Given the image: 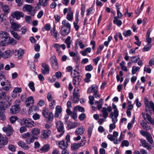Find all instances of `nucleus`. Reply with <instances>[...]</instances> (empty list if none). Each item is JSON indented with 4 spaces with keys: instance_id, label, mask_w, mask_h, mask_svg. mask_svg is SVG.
I'll return each instance as SVG.
<instances>
[{
    "instance_id": "nucleus-21",
    "label": "nucleus",
    "mask_w": 154,
    "mask_h": 154,
    "mask_svg": "<svg viewBox=\"0 0 154 154\" xmlns=\"http://www.w3.org/2000/svg\"><path fill=\"white\" fill-rule=\"evenodd\" d=\"M83 145H84V143H73L71 145V148L73 150H75L76 149H78L80 146Z\"/></svg>"
},
{
    "instance_id": "nucleus-24",
    "label": "nucleus",
    "mask_w": 154,
    "mask_h": 154,
    "mask_svg": "<svg viewBox=\"0 0 154 154\" xmlns=\"http://www.w3.org/2000/svg\"><path fill=\"white\" fill-rule=\"evenodd\" d=\"M40 133V129L37 128H32L31 130V134L33 137L35 136H37Z\"/></svg>"
},
{
    "instance_id": "nucleus-28",
    "label": "nucleus",
    "mask_w": 154,
    "mask_h": 154,
    "mask_svg": "<svg viewBox=\"0 0 154 154\" xmlns=\"http://www.w3.org/2000/svg\"><path fill=\"white\" fill-rule=\"evenodd\" d=\"M85 131V129L82 127L78 128L76 130L75 133L77 134H82Z\"/></svg>"
},
{
    "instance_id": "nucleus-29",
    "label": "nucleus",
    "mask_w": 154,
    "mask_h": 154,
    "mask_svg": "<svg viewBox=\"0 0 154 154\" xmlns=\"http://www.w3.org/2000/svg\"><path fill=\"white\" fill-rule=\"evenodd\" d=\"M62 24L63 25L62 27L71 29L70 24L66 20H63L62 22Z\"/></svg>"
},
{
    "instance_id": "nucleus-62",
    "label": "nucleus",
    "mask_w": 154,
    "mask_h": 154,
    "mask_svg": "<svg viewBox=\"0 0 154 154\" xmlns=\"http://www.w3.org/2000/svg\"><path fill=\"white\" fill-rule=\"evenodd\" d=\"M22 91L21 89L19 87L15 88L13 91V93H20Z\"/></svg>"
},
{
    "instance_id": "nucleus-27",
    "label": "nucleus",
    "mask_w": 154,
    "mask_h": 154,
    "mask_svg": "<svg viewBox=\"0 0 154 154\" xmlns=\"http://www.w3.org/2000/svg\"><path fill=\"white\" fill-rule=\"evenodd\" d=\"M71 39V37L70 36H68L64 41V43L66 44L67 48H70V45L72 43Z\"/></svg>"
},
{
    "instance_id": "nucleus-43",
    "label": "nucleus",
    "mask_w": 154,
    "mask_h": 154,
    "mask_svg": "<svg viewBox=\"0 0 154 154\" xmlns=\"http://www.w3.org/2000/svg\"><path fill=\"white\" fill-rule=\"evenodd\" d=\"M146 138L149 142L150 144H152L153 142V139L149 133L146 137Z\"/></svg>"
},
{
    "instance_id": "nucleus-42",
    "label": "nucleus",
    "mask_w": 154,
    "mask_h": 154,
    "mask_svg": "<svg viewBox=\"0 0 154 154\" xmlns=\"http://www.w3.org/2000/svg\"><path fill=\"white\" fill-rule=\"evenodd\" d=\"M86 78L85 79V81L86 82H90V79L91 77V75L89 73H87L85 75Z\"/></svg>"
},
{
    "instance_id": "nucleus-33",
    "label": "nucleus",
    "mask_w": 154,
    "mask_h": 154,
    "mask_svg": "<svg viewBox=\"0 0 154 154\" xmlns=\"http://www.w3.org/2000/svg\"><path fill=\"white\" fill-rule=\"evenodd\" d=\"M46 118L47 121L48 122H52L53 119V115L52 112H49V114L48 116L45 117Z\"/></svg>"
},
{
    "instance_id": "nucleus-5",
    "label": "nucleus",
    "mask_w": 154,
    "mask_h": 154,
    "mask_svg": "<svg viewBox=\"0 0 154 154\" xmlns=\"http://www.w3.org/2000/svg\"><path fill=\"white\" fill-rule=\"evenodd\" d=\"M110 115L113 123L116 124L118 122L117 117L119 115L118 110L116 109H115L113 112L110 114Z\"/></svg>"
},
{
    "instance_id": "nucleus-48",
    "label": "nucleus",
    "mask_w": 154,
    "mask_h": 154,
    "mask_svg": "<svg viewBox=\"0 0 154 154\" xmlns=\"http://www.w3.org/2000/svg\"><path fill=\"white\" fill-rule=\"evenodd\" d=\"M93 126L92 125L90 126L88 130V135L90 138L91 136Z\"/></svg>"
},
{
    "instance_id": "nucleus-25",
    "label": "nucleus",
    "mask_w": 154,
    "mask_h": 154,
    "mask_svg": "<svg viewBox=\"0 0 154 154\" xmlns=\"http://www.w3.org/2000/svg\"><path fill=\"white\" fill-rule=\"evenodd\" d=\"M18 145L24 149H28L29 147L24 142L20 141L18 143Z\"/></svg>"
},
{
    "instance_id": "nucleus-61",
    "label": "nucleus",
    "mask_w": 154,
    "mask_h": 154,
    "mask_svg": "<svg viewBox=\"0 0 154 154\" xmlns=\"http://www.w3.org/2000/svg\"><path fill=\"white\" fill-rule=\"evenodd\" d=\"M144 99H146V101L144 102L145 109H150V107L148 102V99L146 97H145Z\"/></svg>"
},
{
    "instance_id": "nucleus-49",
    "label": "nucleus",
    "mask_w": 154,
    "mask_h": 154,
    "mask_svg": "<svg viewBox=\"0 0 154 154\" xmlns=\"http://www.w3.org/2000/svg\"><path fill=\"white\" fill-rule=\"evenodd\" d=\"M74 109L78 110L79 111L82 112H84L85 111V109L84 108L79 106H78L75 107L74 108Z\"/></svg>"
},
{
    "instance_id": "nucleus-44",
    "label": "nucleus",
    "mask_w": 154,
    "mask_h": 154,
    "mask_svg": "<svg viewBox=\"0 0 154 154\" xmlns=\"http://www.w3.org/2000/svg\"><path fill=\"white\" fill-rule=\"evenodd\" d=\"M0 109V120L4 121L5 119L6 118L5 115L4 111Z\"/></svg>"
},
{
    "instance_id": "nucleus-53",
    "label": "nucleus",
    "mask_w": 154,
    "mask_h": 154,
    "mask_svg": "<svg viewBox=\"0 0 154 154\" xmlns=\"http://www.w3.org/2000/svg\"><path fill=\"white\" fill-rule=\"evenodd\" d=\"M48 109L47 108H45L42 110V113L44 117H45L48 116V115L49 114Z\"/></svg>"
},
{
    "instance_id": "nucleus-55",
    "label": "nucleus",
    "mask_w": 154,
    "mask_h": 154,
    "mask_svg": "<svg viewBox=\"0 0 154 154\" xmlns=\"http://www.w3.org/2000/svg\"><path fill=\"white\" fill-rule=\"evenodd\" d=\"M89 101L88 103L91 105L94 104V97L93 96H89L88 97Z\"/></svg>"
},
{
    "instance_id": "nucleus-31",
    "label": "nucleus",
    "mask_w": 154,
    "mask_h": 154,
    "mask_svg": "<svg viewBox=\"0 0 154 154\" xmlns=\"http://www.w3.org/2000/svg\"><path fill=\"white\" fill-rule=\"evenodd\" d=\"M114 19V20L113 21V23L116 24L118 26H120L122 24V21L120 20H118V17H115Z\"/></svg>"
},
{
    "instance_id": "nucleus-36",
    "label": "nucleus",
    "mask_w": 154,
    "mask_h": 154,
    "mask_svg": "<svg viewBox=\"0 0 154 154\" xmlns=\"http://www.w3.org/2000/svg\"><path fill=\"white\" fill-rule=\"evenodd\" d=\"M10 32L13 37L17 40H19L21 38V36L19 35L17 33L14 32V31L11 30Z\"/></svg>"
},
{
    "instance_id": "nucleus-54",
    "label": "nucleus",
    "mask_w": 154,
    "mask_h": 154,
    "mask_svg": "<svg viewBox=\"0 0 154 154\" xmlns=\"http://www.w3.org/2000/svg\"><path fill=\"white\" fill-rule=\"evenodd\" d=\"M116 125L114 123L110 124L109 125V132L110 133L112 132V130L116 128Z\"/></svg>"
},
{
    "instance_id": "nucleus-2",
    "label": "nucleus",
    "mask_w": 154,
    "mask_h": 154,
    "mask_svg": "<svg viewBox=\"0 0 154 154\" xmlns=\"http://www.w3.org/2000/svg\"><path fill=\"white\" fill-rule=\"evenodd\" d=\"M18 122L20 123L21 126L25 124L26 126L27 127L32 128L35 126L36 124L34 122L29 119H25L18 120Z\"/></svg>"
},
{
    "instance_id": "nucleus-13",
    "label": "nucleus",
    "mask_w": 154,
    "mask_h": 154,
    "mask_svg": "<svg viewBox=\"0 0 154 154\" xmlns=\"http://www.w3.org/2000/svg\"><path fill=\"white\" fill-rule=\"evenodd\" d=\"M42 66L43 68V69H42L41 70L42 72V74L44 75L48 74L49 72V69L48 65L45 63H42Z\"/></svg>"
},
{
    "instance_id": "nucleus-52",
    "label": "nucleus",
    "mask_w": 154,
    "mask_h": 154,
    "mask_svg": "<svg viewBox=\"0 0 154 154\" xmlns=\"http://www.w3.org/2000/svg\"><path fill=\"white\" fill-rule=\"evenodd\" d=\"M85 70L87 71H91L93 69V66L91 64L86 66L85 67Z\"/></svg>"
},
{
    "instance_id": "nucleus-10",
    "label": "nucleus",
    "mask_w": 154,
    "mask_h": 154,
    "mask_svg": "<svg viewBox=\"0 0 154 154\" xmlns=\"http://www.w3.org/2000/svg\"><path fill=\"white\" fill-rule=\"evenodd\" d=\"M2 130L6 133L8 136H10L13 134V129L11 126L8 125L7 127H5L2 128Z\"/></svg>"
},
{
    "instance_id": "nucleus-37",
    "label": "nucleus",
    "mask_w": 154,
    "mask_h": 154,
    "mask_svg": "<svg viewBox=\"0 0 154 154\" xmlns=\"http://www.w3.org/2000/svg\"><path fill=\"white\" fill-rule=\"evenodd\" d=\"M48 0H39V3L41 5L46 7L48 5Z\"/></svg>"
},
{
    "instance_id": "nucleus-12",
    "label": "nucleus",
    "mask_w": 154,
    "mask_h": 154,
    "mask_svg": "<svg viewBox=\"0 0 154 154\" xmlns=\"http://www.w3.org/2000/svg\"><path fill=\"white\" fill-rule=\"evenodd\" d=\"M71 76L73 77L72 82L73 84L75 85V87H76L75 85L77 83L78 85L79 84V83L81 80V77L80 75H77V76H74L72 72H71Z\"/></svg>"
},
{
    "instance_id": "nucleus-7",
    "label": "nucleus",
    "mask_w": 154,
    "mask_h": 154,
    "mask_svg": "<svg viewBox=\"0 0 154 154\" xmlns=\"http://www.w3.org/2000/svg\"><path fill=\"white\" fill-rule=\"evenodd\" d=\"M11 16L13 18H15L17 20H18L20 19L21 17H23L24 14L22 12L16 11L13 12Z\"/></svg>"
},
{
    "instance_id": "nucleus-11",
    "label": "nucleus",
    "mask_w": 154,
    "mask_h": 154,
    "mask_svg": "<svg viewBox=\"0 0 154 154\" xmlns=\"http://www.w3.org/2000/svg\"><path fill=\"white\" fill-rule=\"evenodd\" d=\"M50 33L51 36L54 38L58 40L60 38V35L57 31L56 29L55 26H54L51 30Z\"/></svg>"
},
{
    "instance_id": "nucleus-22",
    "label": "nucleus",
    "mask_w": 154,
    "mask_h": 154,
    "mask_svg": "<svg viewBox=\"0 0 154 154\" xmlns=\"http://www.w3.org/2000/svg\"><path fill=\"white\" fill-rule=\"evenodd\" d=\"M66 112L67 114L70 115L71 117L74 119H75L77 117V114L76 112H72L69 109H67L66 110Z\"/></svg>"
},
{
    "instance_id": "nucleus-23",
    "label": "nucleus",
    "mask_w": 154,
    "mask_h": 154,
    "mask_svg": "<svg viewBox=\"0 0 154 154\" xmlns=\"http://www.w3.org/2000/svg\"><path fill=\"white\" fill-rule=\"evenodd\" d=\"M8 142V138L2 136L0 139V144L2 146L6 145Z\"/></svg>"
},
{
    "instance_id": "nucleus-47",
    "label": "nucleus",
    "mask_w": 154,
    "mask_h": 154,
    "mask_svg": "<svg viewBox=\"0 0 154 154\" xmlns=\"http://www.w3.org/2000/svg\"><path fill=\"white\" fill-rule=\"evenodd\" d=\"M28 86L29 88L32 90V91H35V88L34 87V84L33 82H30L29 83Z\"/></svg>"
},
{
    "instance_id": "nucleus-26",
    "label": "nucleus",
    "mask_w": 154,
    "mask_h": 154,
    "mask_svg": "<svg viewBox=\"0 0 154 154\" xmlns=\"http://www.w3.org/2000/svg\"><path fill=\"white\" fill-rule=\"evenodd\" d=\"M97 87L96 85H93L87 91L88 93H91L92 92H94V93L97 91Z\"/></svg>"
},
{
    "instance_id": "nucleus-32",
    "label": "nucleus",
    "mask_w": 154,
    "mask_h": 154,
    "mask_svg": "<svg viewBox=\"0 0 154 154\" xmlns=\"http://www.w3.org/2000/svg\"><path fill=\"white\" fill-rule=\"evenodd\" d=\"M125 62L123 61L119 63V65L121 67V69L122 70L125 72H127L128 69L127 67L125 66Z\"/></svg>"
},
{
    "instance_id": "nucleus-14",
    "label": "nucleus",
    "mask_w": 154,
    "mask_h": 154,
    "mask_svg": "<svg viewBox=\"0 0 154 154\" xmlns=\"http://www.w3.org/2000/svg\"><path fill=\"white\" fill-rule=\"evenodd\" d=\"M52 60H51V65L52 68L55 70H57L58 68V63L57 61V59L55 56L52 57Z\"/></svg>"
},
{
    "instance_id": "nucleus-56",
    "label": "nucleus",
    "mask_w": 154,
    "mask_h": 154,
    "mask_svg": "<svg viewBox=\"0 0 154 154\" xmlns=\"http://www.w3.org/2000/svg\"><path fill=\"white\" fill-rule=\"evenodd\" d=\"M151 48V46L149 44L146 45L144 47L143 49V52L147 51H149Z\"/></svg>"
},
{
    "instance_id": "nucleus-41",
    "label": "nucleus",
    "mask_w": 154,
    "mask_h": 154,
    "mask_svg": "<svg viewBox=\"0 0 154 154\" xmlns=\"http://www.w3.org/2000/svg\"><path fill=\"white\" fill-rule=\"evenodd\" d=\"M131 30H128L126 31H124L123 33V35L125 37L130 36L131 35Z\"/></svg>"
},
{
    "instance_id": "nucleus-16",
    "label": "nucleus",
    "mask_w": 154,
    "mask_h": 154,
    "mask_svg": "<svg viewBox=\"0 0 154 154\" xmlns=\"http://www.w3.org/2000/svg\"><path fill=\"white\" fill-rule=\"evenodd\" d=\"M34 103V99L32 96L28 97L25 101L26 106L29 107L30 105H33Z\"/></svg>"
},
{
    "instance_id": "nucleus-1",
    "label": "nucleus",
    "mask_w": 154,
    "mask_h": 154,
    "mask_svg": "<svg viewBox=\"0 0 154 154\" xmlns=\"http://www.w3.org/2000/svg\"><path fill=\"white\" fill-rule=\"evenodd\" d=\"M11 101L10 97L7 96L2 101L0 102V109L5 110L6 108L11 105Z\"/></svg>"
},
{
    "instance_id": "nucleus-34",
    "label": "nucleus",
    "mask_w": 154,
    "mask_h": 154,
    "mask_svg": "<svg viewBox=\"0 0 154 154\" xmlns=\"http://www.w3.org/2000/svg\"><path fill=\"white\" fill-rule=\"evenodd\" d=\"M2 56L4 58H7L11 56V51L8 50L5 51L2 54Z\"/></svg>"
},
{
    "instance_id": "nucleus-35",
    "label": "nucleus",
    "mask_w": 154,
    "mask_h": 154,
    "mask_svg": "<svg viewBox=\"0 0 154 154\" xmlns=\"http://www.w3.org/2000/svg\"><path fill=\"white\" fill-rule=\"evenodd\" d=\"M50 149L49 145L45 144L40 149V150L42 152H48Z\"/></svg>"
},
{
    "instance_id": "nucleus-59",
    "label": "nucleus",
    "mask_w": 154,
    "mask_h": 154,
    "mask_svg": "<svg viewBox=\"0 0 154 154\" xmlns=\"http://www.w3.org/2000/svg\"><path fill=\"white\" fill-rule=\"evenodd\" d=\"M22 137L23 138L25 139L26 140L27 139L31 136L29 132H27L24 133V134H22Z\"/></svg>"
},
{
    "instance_id": "nucleus-60",
    "label": "nucleus",
    "mask_w": 154,
    "mask_h": 154,
    "mask_svg": "<svg viewBox=\"0 0 154 154\" xmlns=\"http://www.w3.org/2000/svg\"><path fill=\"white\" fill-rule=\"evenodd\" d=\"M55 105V100H52V102L49 104V107L51 109H53L54 108Z\"/></svg>"
},
{
    "instance_id": "nucleus-17",
    "label": "nucleus",
    "mask_w": 154,
    "mask_h": 154,
    "mask_svg": "<svg viewBox=\"0 0 154 154\" xmlns=\"http://www.w3.org/2000/svg\"><path fill=\"white\" fill-rule=\"evenodd\" d=\"M71 29L62 27L60 31L61 35L64 36L68 35L70 32Z\"/></svg>"
},
{
    "instance_id": "nucleus-58",
    "label": "nucleus",
    "mask_w": 154,
    "mask_h": 154,
    "mask_svg": "<svg viewBox=\"0 0 154 154\" xmlns=\"http://www.w3.org/2000/svg\"><path fill=\"white\" fill-rule=\"evenodd\" d=\"M129 143L128 141L125 140L122 141L121 143V146L123 147L124 146H129Z\"/></svg>"
},
{
    "instance_id": "nucleus-15",
    "label": "nucleus",
    "mask_w": 154,
    "mask_h": 154,
    "mask_svg": "<svg viewBox=\"0 0 154 154\" xmlns=\"http://www.w3.org/2000/svg\"><path fill=\"white\" fill-rule=\"evenodd\" d=\"M9 34L6 31H0V39H3L4 41H6V40L9 38Z\"/></svg>"
},
{
    "instance_id": "nucleus-64",
    "label": "nucleus",
    "mask_w": 154,
    "mask_h": 154,
    "mask_svg": "<svg viewBox=\"0 0 154 154\" xmlns=\"http://www.w3.org/2000/svg\"><path fill=\"white\" fill-rule=\"evenodd\" d=\"M25 21L28 23H31V17L29 16H26L25 17Z\"/></svg>"
},
{
    "instance_id": "nucleus-45",
    "label": "nucleus",
    "mask_w": 154,
    "mask_h": 154,
    "mask_svg": "<svg viewBox=\"0 0 154 154\" xmlns=\"http://www.w3.org/2000/svg\"><path fill=\"white\" fill-rule=\"evenodd\" d=\"M139 59V57L138 56L131 57L130 60L132 62L136 63L137 61Z\"/></svg>"
},
{
    "instance_id": "nucleus-20",
    "label": "nucleus",
    "mask_w": 154,
    "mask_h": 154,
    "mask_svg": "<svg viewBox=\"0 0 154 154\" xmlns=\"http://www.w3.org/2000/svg\"><path fill=\"white\" fill-rule=\"evenodd\" d=\"M0 7H1L5 14H8L9 12V8L8 6L4 5L2 2H0Z\"/></svg>"
},
{
    "instance_id": "nucleus-39",
    "label": "nucleus",
    "mask_w": 154,
    "mask_h": 154,
    "mask_svg": "<svg viewBox=\"0 0 154 154\" xmlns=\"http://www.w3.org/2000/svg\"><path fill=\"white\" fill-rule=\"evenodd\" d=\"M140 124L141 126L145 130H147L149 129L148 125L144 121H142L140 122Z\"/></svg>"
},
{
    "instance_id": "nucleus-57",
    "label": "nucleus",
    "mask_w": 154,
    "mask_h": 154,
    "mask_svg": "<svg viewBox=\"0 0 154 154\" xmlns=\"http://www.w3.org/2000/svg\"><path fill=\"white\" fill-rule=\"evenodd\" d=\"M85 114L84 113H82L79 115V119L81 121H83L85 119Z\"/></svg>"
},
{
    "instance_id": "nucleus-9",
    "label": "nucleus",
    "mask_w": 154,
    "mask_h": 154,
    "mask_svg": "<svg viewBox=\"0 0 154 154\" xmlns=\"http://www.w3.org/2000/svg\"><path fill=\"white\" fill-rule=\"evenodd\" d=\"M10 22L11 25V27L14 31H19V29L21 26L20 24L13 22V20L12 19L10 20Z\"/></svg>"
},
{
    "instance_id": "nucleus-38",
    "label": "nucleus",
    "mask_w": 154,
    "mask_h": 154,
    "mask_svg": "<svg viewBox=\"0 0 154 154\" xmlns=\"http://www.w3.org/2000/svg\"><path fill=\"white\" fill-rule=\"evenodd\" d=\"M19 119H19L16 116H12L10 118V122L12 124L14 123L17 120H18H18Z\"/></svg>"
},
{
    "instance_id": "nucleus-18",
    "label": "nucleus",
    "mask_w": 154,
    "mask_h": 154,
    "mask_svg": "<svg viewBox=\"0 0 154 154\" xmlns=\"http://www.w3.org/2000/svg\"><path fill=\"white\" fill-rule=\"evenodd\" d=\"M56 127L58 132L64 131L63 123L60 121H58L56 123Z\"/></svg>"
},
{
    "instance_id": "nucleus-46",
    "label": "nucleus",
    "mask_w": 154,
    "mask_h": 154,
    "mask_svg": "<svg viewBox=\"0 0 154 154\" xmlns=\"http://www.w3.org/2000/svg\"><path fill=\"white\" fill-rule=\"evenodd\" d=\"M140 69V68L138 67H136L135 66H134L132 70V75L135 74L136 72L139 71Z\"/></svg>"
},
{
    "instance_id": "nucleus-30",
    "label": "nucleus",
    "mask_w": 154,
    "mask_h": 154,
    "mask_svg": "<svg viewBox=\"0 0 154 154\" xmlns=\"http://www.w3.org/2000/svg\"><path fill=\"white\" fill-rule=\"evenodd\" d=\"M37 139V137H34L33 136H31L29 137L25 141L27 144H29L34 141L35 139Z\"/></svg>"
},
{
    "instance_id": "nucleus-40",
    "label": "nucleus",
    "mask_w": 154,
    "mask_h": 154,
    "mask_svg": "<svg viewBox=\"0 0 154 154\" xmlns=\"http://www.w3.org/2000/svg\"><path fill=\"white\" fill-rule=\"evenodd\" d=\"M66 18L69 21L72 20L73 19V13L68 12Z\"/></svg>"
},
{
    "instance_id": "nucleus-50",
    "label": "nucleus",
    "mask_w": 154,
    "mask_h": 154,
    "mask_svg": "<svg viewBox=\"0 0 154 154\" xmlns=\"http://www.w3.org/2000/svg\"><path fill=\"white\" fill-rule=\"evenodd\" d=\"M51 28V25L49 23H47L45 25L44 28L42 29V30L44 31H45L44 29H45L46 31H49L50 30Z\"/></svg>"
},
{
    "instance_id": "nucleus-19",
    "label": "nucleus",
    "mask_w": 154,
    "mask_h": 154,
    "mask_svg": "<svg viewBox=\"0 0 154 154\" xmlns=\"http://www.w3.org/2000/svg\"><path fill=\"white\" fill-rule=\"evenodd\" d=\"M102 109L101 110V112L102 114H100V116L103 117L104 119H106L108 116L109 113L107 111V109L106 107H103Z\"/></svg>"
},
{
    "instance_id": "nucleus-4",
    "label": "nucleus",
    "mask_w": 154,
    "mask_h": 154,
    "mask_svg": "<svg viewBox=\"0 0 154 154\" xmlns=\"http://www.w3.org/2000/svg\"><path fill=\"white\" fill-rule=\"evenodd\" d=\"M24 11L29 12L32 16H34L35 14V10L34 7L31 5H24L23 8Z\"/></svg>"
},
{
    "instance_id": "nucleus-3",
    "label": "nucleus",
    "mask_w": 154,
    "mask_h": 154,
    "mask_svg": "<svg viewBox=\"0 0 154 154\" xmlns=\"http://www.w3.org/2000/svg\"><path fill=\"white\" fill-rule=\"evenodd\" d=\"M70 136L67 134L65 138V140H63L59 142V147L61 149H63V147H67L68 145V143L70 142Z\"/></svg>"
},
{
    "instance_id": "nucleus-63",
    "label": "nucleus",
    "mask_w": 154,
    "mask_h": 154,
    "mask_svg": "<svg viewBox=\"0 0 154 154\" xmlns=\"http://www.w3.org/2000/svg\"><path fill=\"white\" fill-rule=\"evenodd\" d=\"M79 125V124H78V123L77 121H75L74 122L72 123L71 125L70 126L71 128H73L77 127Z\"/></svg>"
},
{
    "instance_id": "nucleus-51",
    "label": "nucleus",
    "mask_w": 154,
    "mask_h": 154,
    "mask_svg": "<svg viewBox=\"0 0 154 154\" xmlns=\"http://www.w3.org/2000/svg\"><path fill=\"white\" fill-rule=\"evenodd\" d=\"M24 54V52L23 50L20 49L18 51L17 54L18 58L20 59L22 57L23 54Z\"/></svg>"
},
{
    "instance_id": "nucleus-8",
    "label": "nucleus",
    "mask_w": 154,
    "mask_h": 154,
    "mask_svg": "<svg viewBox=\"0 0 154 154\" xmlns=\"http://www.w3.org/2000/svg\"><path fill=\"white\" fill-rule=\"evenodd\" d=\"M51 134V131L49 130H44L42 131L41 132V137L45 139L48 138Z\"/></svg>"
},
{
    "instance_id": "nucleus-6",
    "label": "nucleus",
    "mask_w": 154,
    "mask_h": 154,
    "mask_svg": "<svg viewBox=\"0 0 154 154\" xmlns=\"http://www.w3.org/2000/svg\"><path fill=\"white\" fill-rule=\"evenodd\" d=\"M20 109L18 105H14L11 106L10 109V112L12 115H15L18 113Z\"/></svg>"
}]
</instances>
